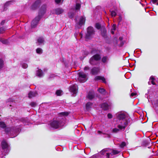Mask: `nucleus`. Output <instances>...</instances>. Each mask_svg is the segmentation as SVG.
Listing matches in <instances>:
<instances>
[{"mask_svg": "<svg viewBox=\"0 0 158 158\" xmlns=\"http://www.w3.org/2000/svg\"><path fill=\"white\" fill-rule=\"evenodd\" d=\"M104 13H105V14L106 15V11H104Z\"/></svg>", "mask_w": 158, "mask_h": 158, "instance_id": "338daca9", "label": "nucleus"}, {"mask_svg": "<svg viewBox=\"0 0 158 158\" xmlns=\"http://www.w3.org/2000/svg\"><path fill=\"white\" fill-rule=\"evenodd\" d=\"M13 101V100L12 98H10L8 100V102H12Z\"/></svg>", "mask_w": 158, "mask_h": 158, "instance_id": "4d7b16f0", "label": "nucleus"}, {"mask_svg": "<svg viewBox=\"0 0 158 158\" xmlns=\"http://www.w3.org/2000/svg\"><path fill=\"white\" fill-rule=\"evenodd\" d=\"M74 36L76 39L77 40L78 39H81L82 36V34L81 33H75L74 34Z\"/></svg>", "mask_w": 158, "mask_h": 158, "instance_id": "b1692460", "label": "nucleus"}, {"mask_svg": "<svg viewBox=\"0 0 158 158\" xmlns=\"http://www.w3.org/2000/svg\"><path fill=\"white\" fill-rule=\"evenodd\" d=\"M126 145V144L125 142H122L121 144L120 145V147L121 148H123Z\"/></svg>", "mask_w": 158, "mask_h": 158, "instance_id": "4c0bfd02", "label": "nucleus"}, {"mask_svg": "<svg viewBox=\"0 0 158 158\" xmlns=\"http://www.w3.org/2000/svg\"><path fill=\"white\" fill-rule=\"evenodd\" d=\"M150 1L154 4H155L158 1V0H150Z\"/></svg>", "mask_w": 158, "mask_h": 158, "instance_id": "09e8293b", "label": "nucleus"}, {"mask_svg": "<svg viewBox=\"0 0 158 158\" xmlns=\"http://www.w3.org/2000/svg\"><path fill=\"white\" fill-rule=\"evenodd\" d=\"M114 31L113 30H111V32L112 34L113 35L114 34Z\"/></svg>", "mask_w": 158, "mask_h": 158, "instance_id": "680f3d73", "label": "nucleus"}, {"mask_svg": "<svg viewBox=\"0 0 158 158\" xmlns=\"http://www.w3.org/2000/svg\"><path fill=\"white\" fill-rule=\"evenodd\" d=\"M98 90L100 93L102 94H106L105 90L103 88H99Z\"/></svg>", "mask_w": 158, "mask_h": 158, "instance_id": "c85d7f7f", "label": "nucleus"}, {"mask_svg": "<svg viewBox=\"0 0 158 158\" xmlns=\"http://www.w3.org/2000/svg\"><path fill=\"white\" fill-rule=\"evenodd\" d=\"M114 69H113L112 67H111L110 69V82L111 85H113L114 82Z\"/></svg>", "mask_w": 158, "mask_h": 158, "instance_id": "9b49d317", "label": "nucleus"}, {"mask_svg": "<svg viewBox=\"0 0 158 158\" xmlns=\"http://www.w3.org/2000/svg\"><path fill=\"white\" fill-rule=\"evenodd\" d=\"M0 41L4 44H7L8 43V40L4 39L1 38H0Z\"/></svg>", "mask_w": 158, "mask_h": 158, "instance_id": "bb28decb", "label": "nucleus"}, {"mask_svg": "<svg viewBox=\"0 0 158 158\" xmlns=\"http://www.w3.org/2000/svg\"><path fill=\"white\" fill-rule=\"evenodd\" d=\"M94 34V31L93 28L92 27H89L87 28V32L85 35L86 39L91 38Z\"/></svg>", "mask_w": 158, "mask_h": 158, "instance_id": "423d86ee", "label": "nucleus"}, {"mask_svg": "<svg viewBox=\"0 0 158 158\" xmlns=\"http://www.w3.org/2000/svg\"><path fill=\"white\" fill-rule=\"evenodd\" d=\"M46 6L45 5H44L40 9L39 14L32 21L31 26L32 27H35L37 24L40 19L45 13L46 11Z\"/></svg>", "mask_w": 158, "mask_h": 158, "instance_id": "f257e3e1", "label": "nucleus"}, {"mask_svg": "<svg viewBox=\"0 0 158 158\" xmlns=\"http://www.w3.org/2000/svg\"><path fill=\"white\" fill-rule=\"evenodd\" d=\"M62 92L61 90H57L56 92V94L58 96H60L62 94Z\"/></svg>", "mask_w": 158, "mask_h": 158, "instance_id": "f704fd0d", "label": "nucleus"}, {"mask_svg": "<svg viewBox=\"0 0 158 158\" xmlns=\"http://www.w3.org/2000/svg\"><path fill=\"white\" fill-rule=\"evenodd\" d=\"M126 122H123V125H118L117 126V127L120 130H122L123 131H124L126 128V127L127 126V123Z\"/></svg>", "mask_w": 158, "mask_h": 158, "instance_id": "a211bd4d", "label": "nucleus"}, {"mask_svg": "<svg viewBox=\"0 0 158 158\" xmlns=\"http://www.w3.org/2000/svg\"><path fill=\"white\" fill-rule=\"evenodd\" d=\"M95 27L98 29H100L101 28V26L100 24L99 23H97L95 24Z\"/></svg>", "mask_w": 158, "mask_h": 158, "instance_id": "ea45409f", "label": "nucleus"}, {"mask_svg": "<svg viewBox=\"0 0 158 158\" xmlns=\"http://www.w3.org/2000/svg\"><path fill=\"white\" fill-rule=\"evenodd\" d=\"M1 145L5 155L7 154L10 151L9 147L7 143L5 141L3 140L2 142Z\"/></svg>", "mask_w": 158, "mask_h": 158, "instance_id": "1a4fd4ad", "label": "nucleus"}, {"mask_svg": "<svg viewBox=\"0 0 158 158\" xmlns=\"http://www.w3.org/2000/svg\"><path fill=\"white\" fill-rule=\"evenodd\" d=\"M6 127V124L3 122H0V127L2 128H4Z\"/></svg>", "mask_w": 158, "mask_h": 158, "instance_id": "473e14b6", "label": "nucleus"}, {"mask_svg": "<svg viewBox=\"0 0 158 158\" xmlns=\"http://www.w3.org/2000/svg\"><path fill=\"white\" fill-rule=\"evenodd\" d=\"M5 20H4L2 21V22L1 23V24L2 25H3L5 23Z\"/></svg>", "mask_w": 158, "mask_h": 158, "instance_id": "13d9d810", "label": "nucleus"}, {"mask_svg": "<svg viewBox=\"0 0 158 158\" xmlns=\"http://www.w3.org/2000/svg\"><path fill=\"white\" fill-rule=\"evenodd\" d=\"M36 52L37 53L40 54L42 53V50L41 48H39L36 49Z\"/></svg>", "mask_w": 158, "mask_h": 158, "instance_id": "72a5a7b5", "label": "nucleus"}, {"mask_svg": "<svg viewBox=\"0 0 158 158\" xmlns=\"http://www.w3.org/2000/svg\"><path fill=\"white\" fill-rule=\"evenodd\" d=\"M21 130L19 126L15 127H6L5 131L7 134L11 138H13L16 136Z\"/></svg>", "mask_w": 158, "mask_h": 158, "instance_id": "f03ea898", "label": "nucleus"}, {"mask_svg": "<svg viewBox=\"0 0 158 158\" xmlns=\"http://www.w3.org/2000/svg\"><path fill=\"white\" fill-rule=\"evenodd\" d=\"M69 114V113L68 112H63L60 113L59 114V116H67Z\"/></svg>", "mask_w": 158, "mask_h": 158, "instance_id": "7c9ffc66", "label": "nucleus"}, {"mask_svg": "<svg viewBox=\"0 0 158 158\" xmlns=\"http://www.w3.org/2000/svg\"><path fill=\"white\" fill-rule=\"evenodd\" d=\"M40 3L41 1L40 0H37L30 6L31 9L33 10H35L39 6Z\"/></svg>", "mask_w": 158, "mask_h": 158, "instance_id": "4468645a", "label": "nucleus"}, {"mask_svg": "<svg viewBox=\"0 0 158 158\" xmlns=\"http://www.w3.org/2000/svg\"><path fill=\"white\" fill-rule=\"evenodd\" d=\"M124 44V42L123 41H121L120 44H119V47L122 46Z\"/></svg>", "mask_w": 158, "mask_h": 158, "instance_id": "3c124183", "label": "nucleus"}, {"mask_svg": "<svg viewBox=\"0 0 158 158\" xmlns=\"http://www.w3.org/2000/svg\"><path fill=\"white\" fill-rule=\"evenodd\" d=\"M100 154H99V155ZM98 155L99 154L94 155L91 157L90 158H98H98H99V157H98Z\"/></svg>", "mask_w": 158, "mask_h": 158, "instance_id": "49530a36", "label": "nucleus"}, {"mask_svg": "<svg viewBox=\"0 0 158 158\" xmlns=\"http://www.w3.org/2000/svg\"><path fill=\"white\" fill-rule=\"evenodd\" d=\"M30 105L32 107H35L36 106L37 104L35 102H32L31 103Z\"/></svg>", "mask_w": 158, "mask_h": 158, "instance_id": "58836bf2", "label": "nucleus"}, {"mask_svg": "<svg viewBox=\"0 0 158 158\" xmlns=\"http://www.w3.org/2000/svg\"><path fill=\"white\" fill-rule=\"evenodd\" d=\"M119 130L117 128H114L112 130V132L113 133H117L119 131Z\"/></svg>", "mask_w": 158, "mask_h": 158, "instance_id": "79ce46f5", "label": "nucleus"}, {"mask_svg": "<svg viewBox=\"0 0 158 158\" xmlns=\"http://www.w3.org/2000/svg\"><path fill=\"white\" fill-rule=\"evenodd\" d=\"M63 0H55V2L57 4H59L61 2H63Z\"/></svg>", "mask_w": 158, "mask_h": 158, "instance_id": "de8ad7c7", "label": "nucleus"}, {"mask_svg": "<svg viewBox=\"0 0 158 158\" xmlns=\"http://www.w3.org/2000/svg\"><path fill=\"white\" fill-rule=\"evenodd\" d=\"M119 23L120 22H121V21L122 20V18L120 16L119 17Z\"/></svg>", "mask_w": 158, "mask_h": 158, "instance_id": "5fc2aeb1", "label": "nucleus"}, {"mask_svg": "<svg viewBox=\"0 0 158 158\" xmlns=\"http://www.w3.org/2000/svg\"><path fill=\"white\" fill-rule=\"evenodd\" d=\"M81 5L79 3L76 4V6L71 8L68 13V16L71 19L73 18L75 13V10H78L80 9Z\"/></svg>", "mask_w": 158, "mask_h": 158, "instance_id": "20e7f679", "label": "nucleus"}, {"mask_svg": "<svg viewBox=\"0 0 158 158\" xmlns=\"http://www.w3.org/2000/svg\"><path fill=\"white\" fill-rule=\"evenodd\" d=\"M5 30L4 28H0V34L3 33L5 31Z\"/></svg>", "mask_w": 158, "mask_h": 158, "instance_id": "c03bdc74", "label": "nucleus"}, {"mask_svg": "<svg viewBox=\"0 0 158 158\" xmlns=\"http://www.w3.org/2000/svg\"><path fill=\"white\" fill-rule=\"evenodd\" d=\"M37 94L35 92L30 91L28 94V97L31 98L36 96Z\"/></svg>", "mask_w": 158, "mask_h": 158, "instance_id": "412c9836", "label": "nucleus"}, {"mask_svg": "<svg viewBox=\"0 0 158 158\" xmlns=\"http://www.w3.org/2000/svg\"><path fill=\"white\" fill-rule=\"evenodd\" d=\"M101 59L99 54H96L93 56L89 60V63L92 65H95L98 63V61Z\"/></svg>", "mask_w": 158, "mask_h": 158, "instance_id": "39448f33", "label": "nucleus"}, {"mask_svg": "<svg viewBox=\"0 0 158 158\" xmlns=\"http://www.w3.org/2000/svg\"><path fill=\"white\" fill-rule=\"evenodd\" d=\"M84 53L86 55H88V53L87 52L85 51L84 52Z\"/></svg>", "mask_w": 158, "mask_h": 158, "instance_id": "e2e57ef3", "label": "nucleus"}, {"mask_svg": "<svg viewBox=\"0 0 158 158\" xmlns=\"http://www.w3.org/2000/svg\"><path fill=\"white\" fill-rule=\"evenodd\" d=\"M64 10L61 8H59L55 10H53L51 12L52 14H56V15H60L62 13L64 12Z\"/></svg>", "mask_w": 158, "mask_h": 158, "instance_id": "ddd939ff", "label": "nucleus"}, {"mask_svg": "<svg viewBox=\"0 0 158 158\" xmlns=\"http://www.w3.org/2000/svg\"><path fill=\"white\" fill-rule=\"evenodd\" d=\"M112 117H113L112 115L111 114L109 113V119L111 118H112Z\"/></svg>", "mask_w": 158, "mask_h": 158, "instance_id": "bf43d9fd", "label": "nucleus"}, {"mask_svg": "<svg viewBox=\"0 0 158 158\" xmlns=\"http://www.w3.org/2000/svg\"><path fill=\"white\" fill-rule=\"evenodd\" d=\"M37 41L40 44H41L43 43L44 39L42 37H40L38 39Z\"/></svg>", "mask_w": 158, "mask_h": 158, "instance_id": "c756f323", "label": "nucleus"}, {"mask_svg": "<svg viewBox=\"0 0 158 158\" xmlns=\"http://www.w3.org/2000/svg\"><path fill=\"white\" fill-rule=\"evenodd\" d=\"M94 93L93 92H89L87 96V98L90 100H91L94 98Z\"/></svg>", "mask_w": 158, "mask_h": 158, "instance_id": "6ab92c4d", "label": "nucleus"}, {"mask_svg": "<svg viewBox=\"0 0 158 158\" xmlns=\"http://www.w3.org/2000/svg\"><path fill=\"white\" fill-rule=\"evenodd\" d=\"M95 79L96 81L101 80L104 83L106 82L105 78L102 77L100 76H97L95 77Z\"/></svg>", "mask_w": 158, "mask_h": 158, "instance_id": "4be33fe9", "label": "nucleus"}, {"mask_svg": "<svg viewBox=\"0 0 158 158\" xmlns=\"http://www.w3.org/2000/svg\"><path fill=\"white\" fill-rule=\"evenodd\" d=\"M101 157L103 158H109V149L107 148L104 149L100 152Z\"/></svg>", "mask_w": 158, "mask_h": 158, "instance_id": "f8f14e48", "label": "nucleus"}, {"mask_svg": "<svg viewBox=\"0 0 158 158\" xmlns=\"http://www.w3.org/2000/svg\"><path fill=\"white\" fill-rule=\"evenodd\" d=\"M36 75L39 77H41L43 76V73L42 71L40 69L37 68V70L36 71Z\"/></svg>", "mask_w": 158, "mask_h": 158, "instance_id": "f3484780", "label": "nucleus"}, {"mask_svg": "<svg viewBox=\"0 0 158 158\" xmlns=\"http://www.w3.org/2000/svg\"><path fill=\"white\" fill-rule=\"evenodd\" d=\"M116 29V25L115 24H114L112 26V28L111 30H113L114 31H115Z\"/></svg>", "mask_w": 158, "mask_h": 158, "instance_id": "a18cd8bd", "label": "nucleus"}, {"mask_svg": "<svg viewBox=\"0 0 158 158\" xmlns=\"http://www.w3.org/2000/svg\"><path fill=\"white\" fill-rule=\"evenodd\" d=\"M22 67L24 69H26L27 68V67L28 65L27 64L25 63H23L22 64Z\"/></svg>", "mask_w": 158, "mask_h": 158, "instance_id": "a19ab883", "label": "nucleus"}, {"mask_svg": "<svg viewBox=\"0 0 158 158\" xmlns=\"http://www.w3.org/2000/svg\"><path fill=\"white\" fill-rule=\"evenodd\" d=\"M156 103L158 105V100H157L156 101Z\"/></svg>", "mask_w": 158, "mask_h": 158, "instance_id": "69168bd1", "label": "nucleus"}, {"mask_svg": "<svg viewBox=\"0 0 158 158\" xmlns=\"http://www.w3.org/2000/svg\"><path fill=\"white\" fill-rule=\"evenodd\" d=\"M101 107L104 110H106L108 109V105L107 103H104L101 105Z\"/></svg>", "mask_w": 158, "mask_h": 158, "instance_id": "5701e85b", "label": "nucleus"}, {"mask_svg": "<svg viewBox=\"0 0 158 158\" xmlns=\"http://www.w3.org/2000/svg\"><path fill=\"white\" fill-rule=\"evenodd\" d=\"M109 151H111V152L110 153H109V156L110 155H116L118 154L119 153V152L115 150V149H109Z\"/></svg>", "mask_w": 158, "mask_h": 158, "instance_id": "aec40b11", "label": "nucleus"}, {"mask_svg": "<svg viewBox=\"0 0 158 158\" xmlns=\"http://www.w3.org/2000/svg\"><path fill=\"white\" fill-rule=\"evenodd\" d=\"M123 39V37L122 36L120 37L119 38V40H120L121 41H122Z\"/></svg>", "mask_w": 158, "mask_h": 158, "instance_id": "6e6d98bb", "label": "nucleus"}, {"mask_svg": "<svg viewBox=\"0 0 158 158\" xmlns=\"http://www.w3.org/2000/svg\"><path fill=\"white\" fill-rule=\"evenodd\" d=\"M150 79L152 80V81H154L155 80V78L152 76H151L150 77Z\"/></svg>", "mask_w": 158, "mask_h": 158, "instance_id": "864d4df0", "label": "nucleus"}, {"mask_svg": "<svg viewBox=\"0 0 158 158\" xmlns=\"http://www.w3.org/2000/svg\"><path fill=\"white\" fill-rule=\"evenodd\" d=\"M126 117V115L124 113H120L118 114L117 116V119L119 120H126L125 118Z\"/></svg>", "mask_w": 158, "mask_h": 158, "instance_id": "2eb2a0df", "label": "nucleus"}, {"mask_svg": "<svg viewBox=\"0 0 158 158\" xmlns=\"http://www.w3.org/2000/svg\"><path fill=\"white\" fill-rule=\"evenodd\" d=\"M156 5H158V2H156Z\"/></svg>", "mask_w": 158, "mask_h": 158, "instance_id": "774afa93", "label": "nucleus"}, {"mask_svg": "<svg viewBox=\"0 0 158 158\" xmlns=\"http://www.w3.org/2000/svg\"><path fill=\"white\" fill-rule=\"evenodd\" d=\"M78 87L77 85L74 84L70 86L69 90L71 93L72 95L73 96H75L77 93Z\"/></svg>", "mask_w": 158, "mask_h": 158, "instance_id": "9d476101", "label": "nucleus"}, {"mask_svg": "<svg viewBox=\"0 0 158 158\" xmlns=\"http://www.w3.org/2000/svg\"><path fill=\"white\" fill-rule=\"evenodd\" d=\"M107 60V57H103L102 59V61L103 63H105Z\"/></svg>", "mask_w": 158, "mask_h": 158, "instance_id": "37998d69", "label": "nucleus"}, {"mask_svg": "<svg viewBox=\"0 0 158 158\" xmlns=\"http://www.w3.org/2000/svg\"><path fill=\"white\" fill-rule=\"evenodd\" d=\"M126 122V123H127V126L128 125V121L127 120H120V123L119 125H123V122Z\"/></svg>", "mask_w": 158, "mask_h": 158, "instance_id": "2f4dec72", "label": "nucleus"}, {"mask_svg": "<svg viewBox=\"0 0 158 158\" xmlns=\"http://www.w3.org/2000/svg\"><path fill=\"white\" fill-rule=\"evenodd\" d=\"M101 34L102 36L104 38H106V30L104 27L101 28Z\"/></svg>", "mask_w": 158, "mask_h": 158, "instance_id": "393cba45", "label": "nucleus"}, {"mask_svg": "<svg viewBox=\"0 0 158 158\" xmlns=\"http://www.w3.org/2000/svg\"><path fill=\"white\" fill-rule=\"evenodd\" d=\"M12 1H9L6 2L4 4V10H6V8L7 7L9 6V5L11 4Z\"/></svg>", "mask_w": 158, "mask_h": 158, "instance_id": "cd10ccee", "label": "nucleus"}, {"mask_svg": "<svg viewBox=\"0 0 158 158\" xmlns=\"http://www.w3.org/2000/svg\"><path fill=\"white\" fill-rule=\"evenodd\" d=\"M111 15L112 17H115L116 15V13L114 11H111Z\"/></svg>", "mask_w": 158, "mask_h": 158, "instance_id": "e433bc0d", "label": "nucleus"}, {"mask_svg": "<svg viewBox=\"0 0 158 158\" xmlns=\"http://www.w3.org/2000/svg\"><path fill=\"white\" fill-rule=\"evenodd\" d=\"M154 81H151V83L153 85H156V83L154 82Z\"/></svg>", "mask_w": 158, "mask_h": 158, "instance_id": "052dcab7", "label": "nucleus"}, {"mask_svg": "<svg viewBox=\"0 0 158 158\" xmlns=\"http://www.w3.org/2000/svg\"><path fill=\"white\" fill-rule=\"evenodd\" d=\"M92 105V103L90 102H88L86 105V109L88 110L91 107Z\"/></svg>", "mask_w": 158, "mask_h": 158, "instance_id": "a878e982", "label": "nucleus"}, {"mask_svg": "<svg viewBox=\"0 0 158 158\" xmlns=\"http://www.w3.org/2000/svg\"><path fill=\"white\" fill-rule=\"evenodd\" d=\"M60 119L53 120L52 121H51L49 123L50 126L53 128L57 129L63 126L64 123V121L60 120Z\"/></svg>", "mask_w": 158, "mask_h": 158, "instance_id": "7ed1b4c3", "label": "nucleus"}, {"mask_svg": "<svg viewBox=\"0 0 158 158\" xmlns=\"http://www.w3.org/2000/svg\"><path fill=\"white\" fill-rule=\"evenodd\" d=\"M75 21L76 22V28H79L84 24L85 21V17L81 16L80 17L79 20L78 22L77 21L76 18L75 19Z\"/></svg>", "mask_w": 158, "mask_h": 158, "instance_id": "0eeeda50", "label": "nucleus"}, {"mask_svg": "<svg viewBox=\"0 0 158 158\" xmlns=\"http://www.w3.org/2000/svg\"><path fill=\"white\" fill-rule=\"evenodd\" d=\"M87 79V75L83 72L79 73L78 81L81 82H85Z\"/></svg>", "mask_w": 158, "mask_h": 158, "instance_id": "6e6552de", "label": "nucleus"}, {"mask_svg": "<svg viewBox=\"0 0 158 158\" xmlns=\"http://www.w3.org/2000/svg\"><path fill=\"white\" fill-rule=\"evenodd\" d=\"M89 68L88 66H86L84 68V70L85 71H86L87 70H89Z\"/></svg>", "mask_w": 158, "mask_h": 158, "instance_id": "603ef678", "label": "nucleus"}, {"mask_svg": "<svg viewBox=\"0 0 158 158\" xmlns=\"http://www.w3.org/2000/svg\"><path fill=\"white\" fill-rule=\"evenodd\" d=\"M114 40H115L116 41V44H118L117 38H116V39L114 38Z\"/></svg>", "mask_w": 158, "mask_h": 158, "instance_id": "0e129e2a", "label": "nucleus"}, {"mask_svg": "<svg viewBox=\"0 0 158 158\" xmlns=\"http://www.w3.org/2000/svg\"><path fill=\"white\" fill-rule=\"evenodd\" d=\"M136 93H132L130 95V96L131 97H133L135 96L136 95Z\"/></svg>", "mask_w": 158, "mask_h": 158, "instance_id": "8fccbe9b", "label": "nucleus"}, {"mask_svg": "<svg viewBox=\"0 0 158 158\" xmlns=\"http://www.w3.org/2000/svg\"><path fill=\"white\" fill-rule=\"evenodd\" d=\"M99 71V69L98 68L94 67L91 70L90 73L92 75H96L98 74Z\"/></svg>", "mask_w": 158, "mask_h": 158, "instance_id": "dca6fc26", "label": "nucleus"}, {"mask_svg": "<svg viewBox=\"0 0 158 158\" xmlns=\"http://www.w3.org/2000/svg\"><path fill=\"white\" fill-rule=\"evenodd\" d=\"M3 61L1 59H0V69L3 67Z\"/></svg>", "mask_w": 158, "mask_h": 158, "instance_id": "c9c22d12", "label": "nucleus"}]
</instances>
